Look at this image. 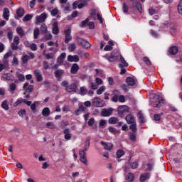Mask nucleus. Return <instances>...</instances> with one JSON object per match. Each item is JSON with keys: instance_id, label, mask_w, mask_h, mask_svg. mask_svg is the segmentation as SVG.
Segmentation results:
<instances>
[{"instance_id": "obj_22", "label": "nucleus", "mask_w": 182, "mask_h": 182, "mask_svg": "<svg viewBox=\"0 0 182 182\" xmlns=\"http://www.w3.org/2000/svg\"><path fill=\"white\" fill-rule=\"evenodd\" d=\"M68 62H79V56L77 55H68Z\"/></svg>"}, {"instance_id": "obj_33", "label": "nucleus", "mask_w": 182, "mask_h": 182, "mask_svg": "<svg viewBox=\"0 0 182 182\" xmlns=\"http://www.w3.org/2000/svg\"><path fill=\"white\" fill-rule=\"evenodd\" d=\"M129 129L132 130L133 133L137 132V124L136 122H133L132 124H130Z\"/></svg>"}, {"instance_id": "obj_64", "label": "nucleus", "mask_w": 182, "mask_h": 182, "mask_svg": "<svg viewBox=\"0 0 182 182\" xmlns=\"http://www.w3.org/2000/svg\"><path fill=\"white\" fill-rule=\"evenodd\" d=\"M149 15H154V14H157V11L153 8H150L149 9Z\"/></svg>"}, {"instance_id": "obj_54", "label": "nucleus", "mask_w": 182, "mask_h": 182, "mask_svg": "<svg viewBox=\"0 0 182 182\" xmlns=\"http://www.w3.org/2000/svg\"><path fill=\"white\" fill-rule=\"evenodd\" d=\"M7 38L11 42L12 39L14 38V33L12 31H9L7 33Z\"/></svg>"}, {"instance_id": "obj_25", "label": "nucleus", "mask_w": 182, "mask_h": 182, "mask_svg": "<svg viewBox=\"0 0 182 182\" xmlns=\"http://www.w3.org/2000/svg\"><path fill=\"white\" fill-rule=\"evenodd\" d=\"M89 147H90V136H88L85 141L84 145V150L87 151L89 150Z\"/></svg>"}, {"instance_id": "obj_7", "label": "nucleus", "mask_w": 182, "mask_h": 182, "mask_svg": "<svg viewBox=\"0 0 182 182\" xmlns=\"http://www.w3.org/2000/svg\"><path fill=\"white\" fill-rule=\"evenodd\" d=\"M77 42L83 48H86L87 49L90 48V43L83 38H77Z\"/></svg>"}, {"instance_id": "obj_50", "label": "nucleus", "mask_w": 182, "mask_h": 182, "mask_svg": "<svg viewBox=\"0 0 182 182\" xmlns=\"http://www.w3.org/2000/svg\"><path fill=\"white\" fill-rule=\"evenodd\" d=\"M143 60L144 63L148 66H150V65H151V61H150V59L148 57H144Z\"/></svg>"}, {"instance_id": "obj_42", "label": "nucleus", "mask_w": 182, "mask_h": 182, "mask_svg": "<svg viewBox=\"0 0 182 182\" xmlns=\"http://www.w3.org/2000/svg\"><path fill=\"white\" fill-rule=\"evenodd\" d=\"M9 89H10V92L11 93H14V92H15L16 90V84H15V83L10 84Z\"/></svg>"}, {"instance_id": "obj_23", "label": "nucleus", "mask_w": 182, "mask_h": 182, "mask_svg": "<svg viewBox=\"0 0 182 182\" xmlns=\"http://www.w3.org/2000/svg\"><path fill=\"white\" fill-rule=\"evenodd\" d=\"M3 18L6 21L9 20V9H8V8H4V9Z\"/></svg>"}, {"instance_id": "obj_11", "label": "nucleus", "mask_w": 182, "mask_h": 182, "mask_svg": "<svg viewBox=\"0 0 182 182\" xmlns=\"http://www.w3.org/2000/svg\"><path fill=\"white\" fill-rule=\"evenodd\" d=\"M33 74L37 79V82H42V80H43V77H42V72H41V70L36 69L33 71Z\"/></svg>"}, {"instance_id": "obj_3", "label": "nucleus", "mask_w": 182, "mask_h": 182, "mask_svg": "<svg viewBox=\"0 0 182 182\" xmlns=\"http://www.w3.org/2000/svg\"><path fill=\"white\" fill-rule=\"evenodd\" d=\"M119 56H120L119 51L117 50H114L109 55H106L105 58L108 60V62H114L119 59Z\"/></svg>"}, {"instance_id": "obj_6", "label": "nucleus", "mask_w": 182, "mask_h": 182, "mask_svg": "<svg viewBox=\"0 0 182 182\" xmlns=\"http://www.w3.org/2000/svg\"><path fill=\"white\" fill-rule=\"evenodd\" d=\"M85 149H81L79 151L80 155V161L87 166V159L86 158V152H85Z\"/></svg>"}, {"instance_id": "obj_56", "label": "nucleus", "mask_w": 182, "mask_h": 182, "mask_svg": "<svg viewBox=\"0 0 182 182\" xmlns=\"http://www.w3.org/2000/svg\"><path fill=\"white\" fill-rule=\"evenodd\" d=\"M36 105H39V101H35L33 104L31 105V110L36 109Z\"/></svg>"}, {"instance_id": "obj_19", "label": "nucleus", "mask_w": 182, "mask_h": 182, "mask_svg": "<svg viewBox=\"0 0 182 182\" xmlns=\"http://www.w3.org/2000/svg\"><path fill=\"white\" fill-rule=\"evenodd\" d=\"M102 146H104L105 150H110L113 149V144L112 143H105V141H101Z\"/></svg>"}, {"instance_id": "obj_20", "label": "nucleus", "mask_w": 182, "mask_h": 182, "mask_svg": "<svg viewBox=\"0 0 182 182\" xmlns=\"http://www.w3.org/2000/svg\"><path fill=\"white\" fill-rule=\"evenodd\" d=\"M178 53V47L174 46L169 48L170 55H177Z\"/></svg>"}, {"instance_id": "obj_46", "label": "nucleus", "mask_w": 182, "mask_h": 182, "mask_svg": "<svg viewBox=\"0 0 182 182\" xmlns=\"http://www.w3.org/2000/svg\"><path fill=\"white\" fill-rule=\"evenodd\" d=\"M32 19V15L31 14H26L23 18V22H28V21H31Z\"/></svg>"}, {"instance_id": "obj_28", "label": "nucleus", "mask_w": 182, "mask_h": 182, "mask_svg": "<svg viewBox=\"0 0 182 182\" xmlns=\"http://www.w3.org/2000/svg\"><path fill=\"white\" fill-rule=\"evenodd\" d=\"M62 8L66 12H70V4L65 3L64 4H62Z\"/></svg>"}, {"instance_id": "obj_10", "label": "nucleus", "mask_w": 182, "mask_h": 182, "mask_svg": "<svg viewBox=\"0 0 182 182\" xmlns=\"http://www.w3.org/2000/svg\"><path fill=\"white\" fill-rule=\"evenodd\" d=\"M64 33L65 35V43H69V42L72 41V36L70 35L72 33V30L68 28L64 31Z\"/></svg>"}, {"instance_id": "obj_38", "label": "nucleus", "mask_w": 182, "mask_h": 182, "mask_svg": "<svg viewBox=\"0 0 182 182\" xmlns=\"http://www.w3.org/2000/svg\"><path fill=\"white\" fill-rule=\"evenodd\" d=\"M41 31L42 33H46L48 32V26H46V24L43 23L40 27Z\"/></svg>"}, {"instance_id": "obj_37", "label": "nucleus", "mask_w": 182, "mask_h": 182, "mask_svg": "<svg viewBox=\"0 0 182 182\" xmlns=\"http://www.w3.org/2000/svg\"><path fill=\"white\" fill-rule=\"evenodd\" d=\"M46 127H47L48 129H56V125H55L53 122H49L46 124Z\"/></svg>"}, {"instance_id": "obj_57", "label": "nucleus", "mask_w": 182, "mask_h": 182, "mask_svg": "<svg viewBox=\"0 0 182 182\" xmlns=\"http://www.w3.org/2000/svg\"><path fill=\"white\" fill-rule=\"evenodd\" d=\"M43 69H45V70H48V69H50V67H49V64L46 61H43Z\"/></svg>"}, {"instance_id": "obj_17", "label": "nucleus", "mask_w": 182, "mask_h": 182, "mask_svg": "<svg viewBox=\"0 0 182 182\" xmlns=\"http://www.w3.org/2000/svg\"><path fill=\"white\" fill-rule=\"evenodd\" d=\"M70 130L68 128L63 130V133L65 134L64 139L65 140H70V139H72V135L70 134Z\"/></svg>"}, {"instance_id": "obj_5", "label": "nucleus", "mask_w": 182, "mask_h": 182, "mask_svg": "<svg viewBox=\"0 0 182 182\" xmlns=\"http://www.w3.org/2000/svg\"><path fill=\"white\" fill-rule=\"evenodd\" d=\"M48 18V14L46 13H43L39 16H36V23H43Z\"/></svg>"}, {"instance_id": "obj_14", "label": "nucleus", "mask_w": 182, "mask_h": 182, "mask_svg": "<svg viewBox=\"0 0 182 182\" xmlns=\"http://www.w3.org/2000/svg\"><path fill=\"white\" fill-rule=\"evenodd\" d=\"M52 33L53 35H59V25L58 24V22H56V21L53 23Z\"/></svg>"}, {"instance_id": "obj_13", "label": "nucleus", "mask_w": 182, "mask_h": 182, "mask_svg": "<svg viewBox=\"0 0 182 182\" xmlns=\"http://www.w3.org/2000/svg\"><path fill=\"white\" fill-rule=\"evenodd\" d=\"M126 82L128 86H134L136 85V82H137V80H136V78L134 77H127L126 78Z\"/></svg>"}, {"instance_id": "obj_61", "label": "nucleus", "mask_w": 182, "mask_h": 182, "mask_svg": "<svg viewBox=\"0 0 182 182\" xmlns=\"http://www.w3.org/2000/svg\"><path fill=\"white\" fill-rule=\"evenodd\" d=\"M44 56H46V59H53V53H52L44 54Z\"/></svg>"}, {"instance_id": "obj_2", "label": "nucleus", "mask_w": 182, "mask_h": 182, "mask_svg": "<svg viewBox=\"0 0 182 182\" xmlns=\"http://www.w3.org/2000/svg\"><path fill=\"white\" fill-rule=\"evenodd\" d=\"M153 107H160L161 105L164 103V100L160 95L154 94L151 100Z\"/></svg>"}, {"instance_id": "obj_15", "label": "nucleus", "mask_w": 182, "mask_h": 182, "mask_svg": "<svg viewBox=\"0 0 182 182\" xmlns=\"http://www.w3.org/2000/svg\"><path fill=\"white\" fill-rule=\"evenodd\" d=\"M113 93L114 96L112 97L111 100L114 103H117V102H119V95H120V92H119L117 90H115L113 91Z\"/></svg>"}, {"instance_id": "obj_12", "label": "nucleus", "mask_w": 182, "mask_h": 182, "mask_svg": "<svg viewBox=\"0 0 182 182\" xmlns=\"http://www.w3.org/2000/svg\"><path fill=\"white\" fill-rule=\"evenodd\" d=\"M92 105L95 107H103V103L100 102V98L95 97L92 100Z\"/></svg>"}, {"instance_id": "obj_43", "label": "nucleus", "mask_w": 182, "mask_h": 182, "mask_svg": "<svg viewBox=\"0 0 182 182\" xmlns=\"http://www.w3.org/2000/svg\"><path fill=\"white\" fill-rule=\"evenodd\" d=\"M106 90V87L105 86H101L97 90V95H102L103 92Z\"/></svg>"}, {"instance_id": "obj_51", "label": "nucleus", "mask_w": 182, "mask_h": 182, "mask_svg": "<svg viewBox=\"0 0 182 182\" xmlns=\"http://www.w3.org/2000/svg\"><path fill=\"white\" fill-rule=\"evenodd\" d=\"M80 93L82 95H86V93H87V89L86 88V87H81L80 89Z\"/></svg>"}, {"instance_id": "obj_47", "label": "nucleus", "mask_w": 182, "mask_h": 182, "mask_svg": "<svg viewBox=\"0 0 182 182\" xmlns=\"http://www.w3.org/2000/svg\"><path fill=\"white\" fill-rule=\"evenodd\" d=\"M122 156H124V151L122 149L118 150L117 151V157L120 159V157H122Z\"/></svg>"}, {"instance_id": "obj_60", "label": "nucleus", "mask_w": 182, "mask_h": 182, "mask_svg": "<svg viewBox=\"0 0 182 182\" xmlns=\"http://www.w3.org/2000/svg\"><path fill=\"white\" fill-rule=\"evenodd\" d=\"M33 89H34L33 85H29L26 88V92H28V93H32V92H33Z\"/></svg>"}, {"instance_id": "obj_26", "label": "nucleus", "mask_w": 182, "mask_h": 182, "mask_svg": "<svg viewBox=\"0 0 182 182\" xmlns=\"http://www.w3.org/2000/svg\"><path fill=\"white\" fill-rule=\"evenodd\" d=\"M149 178H150V173H144V174L141 175L140 181L141 182H144L145 180H147Z\"/></svg>"}, {"instance_id": "obj_48", "label": "nucleus", "mask_w": 182, "mask_h": 182, "mask_svg": "<svg viewBox=\"0 0 182 182\" xmlns=\"http://www.w3.org/2000/svg\"><path fill=\"white\" fill-rule=\"evenodd\" d=\"M2 79H4V80H7V82H9V80H11V74H3Z\"/></svg>"}, {"instance_id": "obj_63", "label": "nucleus", "mask_w": 182, "mask_h": 182, "mask_svg": "<svg viewBox=\"0 0 182 182\" xmlns=\"http://www.w3.org/2000/svg\"><path fill=\"white\" fill-rule=\"evenodd\" d=\"M95 82L98 86H100V85H103V80L99 77L95 79Z\"/></svg>"}, {"instance_id": "obj_52", "label": "nucleus", "mask_w": 182, "mask_h": 182, "mask_svg": "<svg viewBox=\"0 0 182 182\" xmlns=\"http://www.w3.org/2000/svg\"><path fill=\"white\" fill-rule=\"evenodd\" d=\"M99 88V85L96 82H91L90 89L92 90H96V89Z\"/></svg>"}, {"instance_id": "obj_18", "label": "nucleus", "mask_w": 182, "mask_h": 182, "mask_svg": "<svg viewBox=\"0 0 182 182\" xmlns=\"http://www.w3.org/2000/svg\"><path fill=\"white\" fill-rule=\"evenodd\" d=\"M79 71V65L76 63H74L70 69V72L73 75H76L77 72Z\"/></svg>"}, {"instance_id": "obj_1", "label": "nucleus", "mask_w": 182, "mask_h": 182, "mask_svg": "<svg viewBox=\"0 0 182 182\" xmlns=\"http://www.w3.org/2000/svg\"><path fill=\"white\" fill-rule=\"evenodd\" d=\"M61 86L63 87H65L66 92H68V93L73 92L76 93V90H77V86L76 84L73 83L69 85V82L68 81H63L61 82Z\"/></svg>"}, {"instance_id": "obj_29", "label": "nucleus", "mask_w": 182, "mask_h": 182, "mask_svg": "<svg viewBox=\"0 0 182 182\" xmlns=\"http://www.w3.org/2000/svg\"><path fill=\"white\" fill-rule=\"evenodd\" d=\"M16 32L18 35H19V36H21V38L23 36H25V31H23V28H22L21 27H18L16 28Z\"/></svg>"}, {"instance_id": "obj_36", "label": "nucleus", "mask_w": 182, "mask_h": 182, "mask_svg": "<svg viewBox=\"0 0 182 182\" xmlns=\"http://www.w3.org/2000/svg\"><path fill=\"white\" fill-rule=\"evenodd\" d=\"M126 180H127V181L132 182L134 181V174L132 173H129L127 176Z\"/></svg>"}, {"instance_id": "obj_40", "label": "nucleus", "mask_w": 182, "mask_h": 182, "mask_svg": "<svg viewBox=\"0 0 182 182\" xmlns=\"http://www.w3.org/2000/svg\"><path fill=\"white\" fill-rule=\"evenodd\" d=\"M69 52H73L76 49V44L70 43L68 45V48Z\"/></svg>"}, {"instance_id": "obj_16", "label": "nucleus", "mask_w": 182, "mask_h": 182, "mask_svg": "<svg viewBox=\"0 0 182 182\" xmlns=\"http://www.w3.org/2000/svg\"><path fill=\"white\" fill-rule=\"evenodd\" d=\"M125 120L128 124H132L136 122L134 117L132 114L127 115L125 117Z\"/></svg>"}, {"instance_id": "obj_9", "label": "nucleus", "mask_w": 182, "mask_h": 182, "mask_svg": "<svg viewBox=\"0 0 182 182\" xmlns=\"http://www.w3.org/2000/svg\"><path fill=\"white\" fill-rule=\"evenodd\" d=\"M113 114V108L104 109L101 112V115L103 117H109V116H112Z\"/></svg>"}, {"instance_id": "obj_8", "label": "nucleus", "mask_w": 182, "mask_h": 182, "mask_svg": "<svg viewBox=\"0 0 182 182\" xmlns=\"http://www.w3.org/2000/svg\"><path fill=\"white\" fill-rule=\"evenodd\" d=\"M117 112L119 116H122V114H124V113H129V107L126 105L119 106L117 109Z\"/></svg>"}, {"instance_id": "obj_31", "label": "nucleus", "mask_w": 182, "mask_h": 182, "mask_svg": "<svg viewBox=\"0 0 182 182\" xmlns=\"http://www.w3.org/2000/svg\"><path fill=\"white\" fill-rule=\"evenodd\" d=\"M1 107L4 110H9V104L8 103L7 100L3 101V102L1 103Z\"/></svg>"}, {"instance_id": "obj_4", "label": "nucleus", "mask_w": 182, "mask_h": 182, "mask_svg": "<svg viewBox=\"0 0 182 182\" xmlns=\"http://www.w3.org/2000/svg\"><path fill=\"white\" fill-rule=\"evenodd\" d=\"M31 59H35V54L33 53H28V55L26 54L21 58V62L23 65H26L28 63V60H31Z\"/></svg>"}, {"instance_id": "obj_35", "label": "nucleus", "mask_w": 182, "mask_h": 182, "mask_svg": "<svg viewBox=\"0 0 182 182\" xmlns=\"http://www.w3.org/2000/svg\"><path fill=\"white\" fill-rule=\"evenodd\" d=\"M139 123H144V116L142 114L141 112H139L137 114Z\"/></svg>"}, {"instance_id": "obj_30", "label": "nucleus", "mask_w": 182, "mask_h": 182, "mask_svg": "<svg viewBox=\"0 0 182 182\" xmlns=\"http://www.w3.org/2000/svg\"><path fill=\"white\" fill-rule=\"evenodd\" d=\"M117 122H119V119H117V118H116L114 117H110L108 119V123L109 124H116L117 123Z\"/></svg>"}, {"instance_id": "obj_21", "label": "nucleus", "mask_w": 182, "mask_h": 182, "mask_svg": "<svg viewBox=\"0 0 182 182\" xmlns=\"http://www.w3.org/2000/svg\"><path fill=\"white\" fill-rule=\"evenodd\" d=\"M41 114L44 116V117H48V116L50 114V109H49V107L43 108Z\"/></svg>"}, {"instance_id": "obj_39", "label": "nucleus", "mask_w": 182, "mask_h": 182, "mask_svg": "<svg viewBox=\"0 0 182 182\" xmlns=\"http://www.w3.org/2000/svg\"><path fill=\"white\" fill-rule=\"evenodd\" d=\"M25 12V10L22 8H20L17 10L16 14L19 18H22L23 16V14Z\"/></svg>"}, {"instance_id": "obj_58", "label": "nucleus", "mask_w": 182, "mask_h": 182, "mask_svg": "<svg viewBox=\"0 0 182 182\" xmlns=\"http://www.w3.org/2000/svg\"><path fill=\"white\" fill-rule=\"evenodd\" d=\"M178 12L182 15V1H181L178 5Z\"/></svg>"}, {"instance_id": "obj_34", "label": "nucleus", "mask_w": 182, "mask_h": 182, "mask_svg": "<svg viewBox=\"0 0 182 182\" xmlns=\"http://www.w3.org/2000/svg\"><path fill=\"white\" fill-rule=\"evenodd\" d=\"M119 58H120V62L122 64V66L127 68V66H129V64L127 63V62H126L124 58H123V56L121 54H119Z\"/></svg>"}, {"instance_id": "obj_59", "label": "nucleus", "mask_w": 182, "mask_h": 182, "mask_svg": "<svg viewBox=\"0 0 182 182\" xmlns=\"http://www.w3.org/2000/svg\"><path fill=\"white\" fill-rule=\"evenodd\" d=\"M29 48L31 49V50H38V46H36V44L35 43H31Z\"/></svg>"}, {"instance_id": "obj_41", "label": "nucleus", "mask_w": 182, "mask_h": 182, "mask_svg": "<svg viewBox=\"0 0 182 182\" xmlns=\"http://www.w3.org/2000/svg\"><path fill=\"white\" fill-rule=\"evenodd\" d=\"M129 139L132 141H136V132H131L129 134Z\"/></svg>"}, {"instance_id": "obj_62", "label": "nucleus", "mask_w": 182, "mask_h": 182, "mask_svg": "<svg viewBox=\"0 0 182 182\" xmlns=\"http://www.w3.org/2000/svg\"><path fill=\"white\" fill-rule=\"evenodd\" d=\"M87 26H89L90 29H95V22L90 21L87 23Z\"/></svg>"}, {"instance_id": "obj_27", "label": "nucleus", "mask_w": 182, "mask_h": 182, "mask_svg": "<svg viewBox=\"0 0 182 182\" xmlns=\"http://www.w3.org/2000/svg\"><path fill=\"white\" fill-rule=\"evenodd\" d=\"M47 9L49 11V12H50L52 16H56V15H58L59 13V10H58V9H54L52 10V8H48Z\"/></svg>"}, {"instance_id": "obj_49", "label": "nucleus", "mask_w": 182, "mask_h": 182, "mask_svg": "<svg viewBox=\"0 0 182 182\" xmlns=\"http://www.w3.org/2000/svg\"><path fill=\"white\" fill-rule=\"evenodd\" d=\"M33 36H34V39H38V37L39 36V28H36L34 29Z\"/></svg>"}, {"instance_id": "obj_24", "label": "nucleus", "mask_w": 182, "mask_h": 182, "mask_svg": "<svg viewBox=\"0 0 182 182\" xmlns=\"http://www.w3.org/2000/svg\"><path fill=\"white\" fill-rule=\"evenodd\" d=\"M63 73H65V71L63 70H57L55 72V77H57V79H60Z\"/></svg>"}, {"instance_id": "obj_55", "label": "nucleus", "mask_w": 182, "mask_h": 182, "mask_svg": "<svg viewBox=\"0 0 182 182\" xmlns=\"http://www.w3.org/2000/svg\"><path fill=\"white\" fill-rule=\"evenodd\" d=\"M108 130L110 133H112L113 134H116V133H117V129H116V128L113 127H109L108 128Z\"/></svg>"}, {"instance_id": "obj_53", "label": "nucleus", "mask_w": 182, "mask_h": 182, "mask_svg": "<svg viewBox=\"0 0 182 182\" xmlns=\"http://www.w3.org/2000/svg\"><path fill=\"white\" fill-rule=\"evenodd\" d=\"M18 114L21 117H23V116H25V114H26V109H21L20 111H18Z\"/></svg>"}, {"instance_id": "obj_32", "label": "nucleus", "mask_w": 182, "mask_h": 182, "mask_svg": "<svg viewBox=\"0 0 182 182\" xmlns=\"http://www.w3.org/2000/svg\"><path fill=\"white\" fill-rule=\"evenodd\" d=\"M16 76L18 78V82H25V75H23V74L16 73Z\"/></svg>"}, {"instance_id": "obj_45", "label": "nucleus", "mask_w": 182, "mask_h": 182, "mask_svg": "<svg viewBox=\"0 0 182 182\" xmlns=\"http://www.w3.org/2000/svg\"><path fill=\"white\" fill-rule=\"evenodd\" d=\"M52 38H53V36L50 33L47 32L46 33H45L44 39H46V41H50L52 40Z\"/></svg>"}, {"instance_id": "obj_44", "label": "nucleus", "mask_w": 182, "mask_h": 182, "mask_svg": "<svg viewBox=\"0 0 182 182\" xmlns=\"http://www.w3.org/2000/svg\"><path fill=\"white\" fill-rule=\"evenodd\" d=\"M122 11H123L124 14H127L129 12V6H127V4H126V3L123 4Z\"/></svg>"}]
</instances>
